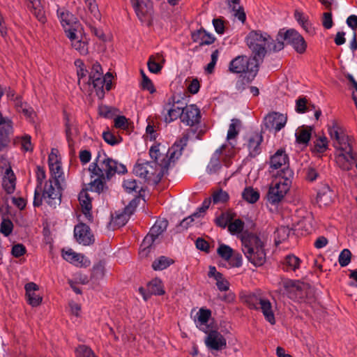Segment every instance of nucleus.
I'll return each mask as SVG.
<instances>
[{
	"label": "nucleus",
	"instance_id": "nucleus-8",
	"mask_svg": "<svg viewBox=\"0 0 357 357\" xmlns=\"http://www.w3.org/2000/svg\"><path fill=\"white\" fill-rule=\"evenodd\" d=\"M188 141V136L185 135L178 141H176L173 146L168 149L166 157L164 158L160 163L161 170L157 175L158 181L161 180L165 172L167 171L170 166V164L172 162L174 163L176 160L180 158L184 147L187 145Z\"/></svg>",
	"mask_w": 357,
	"mask_h": 357
},
{
	"label": "nucleus",
	"instance_id": "nucleus-21",
	"mask_svg": "<svg viewBox=\"0 0 357 357\" xmlns=\"http://www.w3.org/2000/svg\"><path fill=\"white\" fill-rule=\"evenodd\" d=\"M262 141V135L257 132H255L249 137L247 146L250 157L255 158L261 153V144Z\"/></svg>",
	"mask_w": 357,
	"mask_h": 357
},
{
	"label": "nucleus",
	"instance_id": "nucleus-39",
	"mask_svg": "<svg viewBox=\"0 0 357 357\" xmlns=\"http://www.w3.org/2000/svg\"><path fill=\"white\" fill-rule=\"evenodd\" d=\"M150 167V164L148 161L144 162L142 163H137L133 169L134 174L144 179L145 181H148V169Z\"/></svg>",
	"mask_w": 357,
	"mask_h": 357
},
{
	"label": "nucleus",
	"instance_id": "nucleus-12",
	"mask_svg": "<svg viewBox=\"0 0 357 357\" xmlns=\"http://www.w3.org/2000/svg\"><path fill=\"white\" fill-rule=\"evenodd\" d=\"M283 287L289 298L299 302L305 301L307 288L304 283L289 280L283 282Z\"/></svg>",
	"mask_w": 357,
	"mask_h": 357
},
{
	"label": "nucleus",
	"instance_id": "nucleus-18",
	"mask_svg": "<svg viewBox=\"0 0 357 357\" xmlns=\"http://www.w3.org/2000/svg\"><path fill=\"white\" fill-rule=\"evenodd\" d=\"M74 236L77 242L83 245H89L94 242V237L90 227L82 222L75 226Z\"/></svg>",
	"mask_w": 357,
	"mask_h": 357
},
{
	"label": "nucleus",
	"instance_id": "nucleus-60",
	"mask_svg": "<svg viewBox=\"0 0 357 357\" xmlns=\"http://www.w3.org/2000/svg\"><path fill=\"white\" fill-rule=\"evenodd\" d=\"M26 252L25 246L22 243H17L13 246L11 254L13 257L19 258L23 256Z\"/></svg>",
	"mask_w": 357,
	"mask_h": 357
},
{
	"label": "nucleus",
	"instance_id": "nucleus-45",
	"mask_svg": "<svg viewBox=\"0 0 357 357\" xmlns=\"http://www.w3.org/2000/svg\"><path fill=\"white\" fill-rule=\"evenodd\" d=\"M50 170L52 176H54V183L55 185H59V178H60L63 174L61 171V162L51 163L49 165Z\"/></svg>",
	"mask_w": 357,
	"mask_h": 357
},
{
	"label": "nucleus",
	"instance_id": "nucleus-42",
	"mask_svg": "<svg viewBox=\"0 0 357 357\" xmlns=\"http://www.w3.org/2000/svg\"><path fill=\"white\" fill-rule=\"evenodd\" d=\"M331 192L328 185L323 187V188L317 192V202L324 205H327L331 202Z\"/></svg>",
	"mask_w": 357,
	"mask_h": 357
},
{
	"label": "nucleus",
	"instance_id": "nucleus-15",
	"mask_svg": "<svg viewBox=\"0 0 357 357\" xmlns=\"http://www.w3.org/2000/svg\"><path fill=\"white\" fill-rule=\"evenodd\" d=\"M112 75L110 73H107L101 77L92 75L91 79L88 80L87 83L93 85L98 98L102 99L105 96L104 87L107 91L112 89Z\"/></svg>",
	"mask_w": 357,
	"mask_h": 357
},
{
	"label": "nucleus",
	"instance_id": "nucleus-55",
	"mask_svg": "<svg viewBox=\"0 0 357 357\" xmlns=\"http://www.w3.org/2000/svg\"><path fill=\"white\" fill-rule=\"evenodd\" d=\"M289 229L285 227H280L277 229L275 234L278 240H275L276 243H281L285 241L289 235Z\"/></svg>",
	"mask_w": 357,
	"mask_h": 357
},
{
	"label": "nucleus",
	"instance_id": "nucleus-5",
	"mask_svg": "<svg viewBox=\"0 0 357 357\" xmlns=\"http://www.w3.org/2000/svg\"><path fill=\"white\" fill-rule=\"evenodd\" d=\"M284 174V178L276 177L269 187L266 197L267 201L272 205L279 204L284 199L291 185L293 171L286 170Z\"/></svg>",
	"mask_w": 357,
	"mask_h": 357
},
{
	"label": "nucleus",
	"instance_id": "nucleus-54",
	"mask_svg": "<svg viewBox=\"0 0 357 357\" xmlns=\"http://www.w3.org/2000/svg\"><path fill=\"white\" fill-rule=\"evenodd\" d=\"M13 224L9 219H3L0 225V232L8 236L13 231Z\"/></svg>",
	"mask_w": 357,
	"mask_h": 357
},
{
	"label": "nucleus",
	"instance_id": "nucleus-27",
	"mask_svg": "<svg viewBox=\"0 0 357 357\" xmlns=\"http://www.w3.org/2000/svg\"><path fill=\"white\" fill-rule=\"evenodd\" d=\"M192 39L193 42L199 43L200 45H204L213 43L215 38L204 29H200L192 33Z\"/></svg>",
	"mask_w": 357,
	"mask_h": 357
},
{
	"label": "nucleus",
	"instance_id": "nucleus-20",
	"mask_svg": "<svg viewBox=\"0 0 357 357\" xmlns=\"http://www.w3.org/2000/svg\"><path fill=\"white\" fill-rule=\"evenodd\" d=\"M341 151L336 156V162L341 169L349 171L352 168L354 162L357 161V153L353 151L352 146L349 153L346 151Z\"/></svg>",
	"mask_w": 357,
	"mask_h": 357
},
{
	"label": "nucleus",
	"instance_id": "nucleus-1",
	"mask_svg": "<svg viewBox=\"0 0 357 357\" xmlns=\"http://www.w3.org/2000/svg\"><path fill=\"white\" fill-rule=\"evenodd\" d=\"M242 251L248 260L255 266H261L266 260L264 243L256 234L245 231L241 234Z\"/></svg>",
	"mask_w": 357,
	"mask_h": 357
},
{
	"label": "nucleus",
	"instance_id": "nucleus-7",
	"mask_svg": "<svg viewBox=\"0 0 357 357\" xmlns=\"http://www.w3.org/2000/svg\"><path fill=\"white\" fill-rule=\"evenodd\" d=\"M245 302L251 310H260L263 313L265 319L271 324H275V319L270 301L260 295L255 294L245 296Z\"/></svg>",
	"mask_w": 357,
	"mask_h": 357
},
{
	"label": "nucleus",
	"instance_id": "nucleus-19",
	"mask_svg": "<svg viewBox=\"0 0 357 357\" xmlns=\"http://www.w3.org/2000/svg\"><path fill=\"white\" fill-rule=\"evenodd\" d=\"M287 123V116L278 112H272L266 115L264 119V125L268 130L280 131Z\"/></svg>",
	"mask_w": 357,
	"mask_h": 357
},
{
	"label": "nucleus",
	"instance_id": "nucleus-53",
	"mask_svg": "<svg viewBox=\"0 0 357 357\" xmlns=\"http://www.w3.org/2000/svg\"><path fill=\"white\" fill-rule=\"evenodd\" d=\"M307 100L305 97H300L296 101V111L303 114L310 110V105H307Z\"/></svg>",
	"mask_w": 357,
	"mask_h": 357
},
{
	"label": "nucleus",
	"instance_id": "nucleus-26",
	"mask_svg": "<svg viewBox=\"0 0 357 357\" xmlns=\"http://www.w3.org/2000/svg\"><path fill=\"white\" fill-rule=\"evenodd\" d=\"M224 149L225 146H222L213 153L206 167V171L208 174H213L218 173V171L221 169L222 165L220 162V155Z\"/></svg>",
	"mask_w": 357,
	"mask_h": 357
},
{
	"label": "nucleus",
	"instance_id": "nucleus-64",
	"mask_svg": "<svg viewBox=\"0 0 357 357\" xmlns=\"http://www.w3.org/2000/svg\"><path fill=\"white\" fill-rule=\"evenodd\" d=\"M216 286L220 291H226L229 289V282L225 279L223 275L216 278Z\"/></svg>",
	"mask_w": 357,
	"mask_h": 357
},
{
	"label": "nucleus",
	"instance_id": "nucleus-63",
	"mask_svg": "<svg viewBox=\"0 0 357 357\" xmlns=\"http://www.w3.org/2000/svg\"><path fill=\"white\" fill-rule=\"evenodd\" d=\"M45 171L43 167L40 166H37L36 168V181L37 185L36 188H42L43 181L45 179Z\"/></svg>",
	"mask_w": 357,
	"mask_h": 357
},
{
	"label": "nucleus",
	"instance_id": "nucleus-34",
	"mask_svg": "<svg viewBox=\"0 0 357 357\" xmlns=\"http://www.w3.org/2000/svg\"><path fill=\"white\" fill-rule=\"evenodd\" d=\"M62 256L66 261L76 266L82 264L84 258L82 255L76 253L71 249L63 251Z\"/></svg>",
	"mask_w": 357,
	"mask_h": 357
},
{
	"label": "nucleus",
	"instance_id": "nucleus-22",
	"mask_svg": "<svg viewBox=\"0 0 357 357\" xmlns=\"http://www.w3.org/2000/svg\"><path fill=\"white\" fill-rule=\"evenodd\" d=\"M24 289L28 303L32 307L38 306L43 300L42 297L35 292L38 290V286L34 282H29L25 284Z\"/></svg>",
	"mask_w": 357,
	"mask_h": 357
},
{
	"label": "nucleus",
	"instance_id": "nucleus-61",
	"mask_svg": "<svg viewBox=\"0 0 357 357\" xmlns=\"http://www.w3.org/2000/svg\"><path fill=\"white\" fill-rule=\"evenodd\" d=\"M147 66L149 71L153 73H158L162 69V66L155 60L153 56L149 58Z\"/></svg>",
	"mask_w": 357,
	"mask_h": 357
},
{
	"label": "nucleus",
	"instance_id": "nucleus-41",
	"mask_svg": "<svg viewBox=\"0 0 357 357\" xmlns=\"http://www.w3.org/2000/svg\"><path fill=\"white\" fill-rule=\"evenodd\" d=\"M172 263L173 260L167 257L161 256L153 262L152 268L155 271H162L169 267Z\"/></svg>",
	"mask_w": 357,
	"mask_h": 357
},
{
	"label": "nucleus",
	"instance_id": "nucleus-10",
	"mask_svg": "<svg viewBox=\"0 0 357 357\" xmlns=\"http://www.w3.org/2000/svg\"><path fill=\"white\" fill-rule=\"evenodd\" d=\"M56 15L67 38H73L75 32H77L80 26L77 18L65 8L59 7Z\"/></svg>",
	"mask_w": 357,
	"mask_h": 357
},
{
	"label": "nucleus",
	"instance_id": "nucleus-58",
	"mask_svg": "<svg viewBox=\"0 0 357 357\" xmlns=\"http://www.w3.org/2000/svg\"><path fill=\"white\" fill-rule=\"evenodd\" d=\"M105 275V266L102 261L93 266L92 275L96 279L102 278Z\"/></svg>",
	"mask_w": 357,
	"mask_h": 357
},
{
	"label": "nucleus",
	"instance_id": "nucleus-14",
	"mask_svg": "<svg viewBox=\"0 0 357 357\" xmlns=\"http://www.w3.org/2000/svg\"><path fill=\"white\" fill-rule=\"evenodd\" d=\"M43 197L49 206L55 208L56 204H59L61 202L59 185H55L54 181L50 179L45 183L43 190Z\"/></svg>",
	"mask_w": 357,
	"mask_h": 357
},
{
	"label": "nucleus",
	"instance_id": "nucleus-62",
	"mask_svg": "<svg viewBox=\"0 0 357 357\" xmlns=\"http://www.w3.org/2000/svg\"><path fill=\"white\" fill-rule=\"evenodd\" d=\"M242 256L240 253L231 254V258L227 261L231 267H240L242 265Z\"/></svg>",
	"mask_w": 357,
	"mask_h": 357
},
{
	"label": "nucleus",
	"instance_id": "nucleus-6",
	"mask_svg": "<svg viewBox=\"0 0 357 357\" xmlns=\"http://www.w3.org/2000/svg\"><path fill=\"white\" fill-rule=\"evenodd\" d=\"M229 70L234 73L248 75V82H252L259 70L258 59L255 56H238L230 61Z\"/></svg>",
	"mask_w": 357,
	"mask_h": 357
},
{
	"label": "nucleus",
	"instance_id": "nucleus-33",
	"mask_svg": "<svg viewBox=\"0 0 357 357\" xmlns=\"http://www.w3.org/2000/svg\"><path fill=\"white\" fill-rule=\"evenodd\" d=\"M71 42L72 47L78 51L80 54L86 55L88 54V43L79 39L77 32H75V37L73 38H68Z\"/></svg>",
	"mask_w": 357,
	"mask_h": 357
},
{
	"label": "nucleus",
	"instance_id": "nucleus-30",
	"mask_svg": "<svg viewBox=\"0 0 357 357\" xmlns=\"http://www.w3.org/2000/svg\"><path fill=\"white\" fill-rule=\"evenodd\" d=\"M13 133V125L0 126V152L3 151L10 142V135Z\"/></svg>",
	"mask_w": 357,
	"mask_h": 357
},
{
	"label": "nucleus",
	"instance_id": "nucleus-51",
	"mask_svg": "<svg viewBox=\"0 0 357 357\" xmlns=\"http://www.w3.org/2000/svg\"><path fill=\"white\" fill-rule=\"evenodd\" d=\"M229 197L228 193L222 190L214 192L212 195V199L214 204L225 203L229 199Z\"/></svg>",
	"mask_w": 357,
	"mask_h": 357
},
{
	"label": "nucleus",
	"instance_id": "nucleus-56",
	"mask_svg": "<svg viewBox=\"0 0 357 357\" xmlns=\"http://www.w3.org/2000/svg\"><path fill=\"white\" fill-rule=\"evenodd\" d=\"M141 73L142 75V89L149 91L150 93H155V89L153 86L152 81L144 74V73L142 70L141 71Z\"/></svg>",
	"mask_w": 357,
	"mask_h": 357
},
{
	"label": "nucleus",
	"instance_id": "nucleus-23",
	"mask_svg": "<svg viewBox=\"0 0 357 357\" xmlns=\"http://www.w3.org/2000/svg\"><path fill=\"white\" fill-rule=\"evenodd\" d=\"M78 199L82 207V212L85 215L86 218L89 220H93V216L91 213L92 208L91 199L88 194L86 190H82L78 196Z\"/></svg>",
	"mask_w": 357,
	"mask_h": 357
},
{
	"label": "nucleus",
	"instance_id": "nucleus-13",
	"mask_svg": "<svg viewBox=\"0 0 357 357\" xmlns=\"http://www.w3.org/2000/svg\"><path fill=\"white\" fill-rule=\"evenodd\" d=\"M206 333L204 343L208 350L220 351L227 347V340L220 332L216 330H211Z\"/></svg>",
	"mask_w": 357,
	"mask_h": 357
},
{
	"label": "nucleus",
	"instance_id": "nucleus-49",
	"mask_svg": "<svg viewBox=\"0 0 357 357\" xmlns=\"http://www.w3.org/2000/svg\"><path fill=\"white\" fill-rule=\"evenodd\" d=\"M102 138L105 142L111 146L117 145L122 141V138L121 137L115 136L109 130L103 132Z\"/></svg>",
	"mask_w": 357,
	"mask_h": 357
},
{
	"label": "nucleus",
	"instance_id": "nucleus-32",
	"mask_svg": "<svg viewBox=\"0 0 357 357\" xmlns=\"http://www.w3.org/2000/svg\"><path fill=\"white\" fill-rule=\"evenodd\" d=\"M197 326L204 333H208L206 324L211 316V310L201 308L197 312Z\"/></svg>",
	"mask_w": 357,
	"mask_h": 357
},
{
	"label": "nucleus",
	"instance_id": "nucleus-24",
	"mask_svg": "<svg viewBox=\"0 0 357 357\" xmlns=\"http://www.w3.org/2000/svg\"><path fill=\"white\" fill-rule=\"evenodd\" d=\"M16 177L11 167L6 169L2 181V186L7 194H13L15 190Z\"/></svg>",
	"mask_w": 357,
	"mask_h": 357
},
{
	"label": "nucleus",
	"instance_id": "nucleus-44",
	"mask_svg": "<svg viewBox=\"0 0 357 357\" xmlns=\"http://www.w3.org/2000/svg\"><path fill=\"white\" fill-rule=\"evenodd\" d=\"M231 121L227 135L228 141L234 139L238 135L239 130L237 129V127L241 124L240 120L237 119H233Z\"/></svg>",
	"mask_w": 357,
	"mask_h": 357
},
{
	"label": "nucleus",
	"instance_id": "nucleus-50",
	"mask_svg": "<svg viewBox=\"0 0 357 357\" xmlns=\"http://www.w3.org/2000/svg\"><path fill=\"white\" fill-rule=\"evenodd\" d=\"M351 252L349 249H344L341 251L338 257V261L342 267L347 266L351 262Z\"/></svg>",
	"mask_w": 357,
	"mask_h": 357
},
{
	"label": "nucleus",
	"instance_id": "nucleus-25",
	"mask_svg": "<svg viewBox=\"0 0 357 357\" xmlns=\"http://www.w3.org/2000/svg\"><path fill=\"white\" fill-rule=\"evenodd\" d=\"M176 106L171 103L166 102L164 105L163 110L167 112L165 115V121L166 123H171L178 118L181 119V116L183 115L184 110L181 109V105Z\"/></svg>",
	"mask_w": 357,
	"mask_h": 357
},
{
	"label": "nucleus",
	"instance_id": "nucleus-48",
	"mask_svg": "<svg viewBox=\"0 0 357 357\" xmlns=\"http://www.w3.org/2000/svg\"><path fill=\"white\" fill-rule=\"evenodd\" d=\"M217 252L221 258L225 261H229V258H231V254L234 252V250L229 245L221 244L219 245Z\"/></svg>",
	"mask_w": 357,
	"mask_h": 357
},
{
	"label": "nucleus",
	"instance_id": "nucleus-38",
	"mask_svg": "<svg viewBox=\"0 0 357 357\" xmlns=\"http://www.w3.org/2000/svg\"><path fill=\"white\" fill-rule=\"evenodd\" d=\"M243 199L250 204L256 203L259 199V192L252 187H248L242 192Z\"/></svg>",
	"mask_w": 357,
	"mask_h": 357
},
{
	"label": "nucleus",
	"instance_id": "nucleus-43",
	"mask_svg": "<svg viewBox=\"0 0 357 357\" xmlns=\"http://www.w3.org/2000/svg\"><path fill=\"white\" fill-rule=\"evenodd\" d=\"M328 147V141L325 136H319L314 142V151L319 153H323L326 151Z\"/></svg>",
	"mask_w": 357,
	"mask_h": 357
},
{
	"label": "nucleus",
	"instance_id": "nucleus-37",
	"mask_svg": "<svg viewBox=\"0 0 357 357\" xmlns=\"http://www.w3.org/2000/svg\"><path fill=\"white\" fill-rule=\"evenodd\" d=\"M97 178L93 181H91L90 190L91 191L96 192L98 194L102 192L105 190L107 188L106 185V181H107L105 176H96Z\"/></svg>",
	"mask_w": 357,
	"mask_h": 357
},
{
	"label": "nucleus",
	"instance_id": "nucleus-11",
	"mask_svg": "<svg viewBox=\"0 0 357 357\" xmlns=\"http://www.w3.org/2000/svg\"><path fill=\"white\" fill-rule=\"evenodd\" d=\"M289 156L282 149L278 150L273 155L271 156L269 160L270 169L272 170L280 169L276 174V177L284 178V172L286 170H291L289 167Z\"/></svg>",
	"mask_w": 357,
	"mask_h": 357
},
{
	"label": "nucleus",
	"instance_id": "nucleus-28",
	"mask_svg": "<svg viewBox=\"0 0 357 357\" xmlns=\"http://www.w3.org/2000/svg\"><path fill=\"white\" fill-rule=\"evenodd\" d=\"M301 260L294 255L285 256L282 262V268L284 271L296 272L300 268Z\"/></svg>",
	"mask_w": 357,
	"mask_h": 357
},
{
	"label": "nucleus",
	"instance_id": "nucleus-2",
	"mask_svg": "<svg viewBox=\"0 0 357 357\" xmlns=\"http://www.w3.org/2000/svg\"><path fill=\"white\" fill-rule=\"evenodd\" d=\"M89 171L91 178L94 176H105L109 181L116 174L126 173L127 169L124 165L109 158L103 150H100L94 162L90 164Z\"/></svg>",
	"mask_w": 357,
	"mask_h": 357
},
{
	"label": "nucleus",
	"instance_id": "nucleus-40",
	"mask_svg": "<svg viewBox=\"0 0 357 357\" xmlns=\"http://www.w3.org/2000/svg\"><path fill=\"white\" fill-rule=\"evenodd\" d=\"M228 6L231 8L232 15L243 24L246 20V15L243 7L240 5V3L229 4Z\"/></svg>",
	"mask_w": 357,
	"mask_h": 357
},
{
	"label": "nucleus",
	"instance_id": "nucleus-46",
	"mask_svg": "<svg viewBox=\"0 0 357 357\" xmlns=\"http://www.w3.org/2000/svg\"><path fill=\"white\" fill-rule=\"evenodd\" d=\"M244 222L241 219H236L228 225V230L232 234L243 233Z\"/></svg>",
	"mask_w": 357,
	"mask_h": 357
},
{
	"label": "nucleus",
	"instance_id": "nucleus-16",
	"mask_svg": "<svg viewBox=\"0 0 357 357\" xmlns=\"http://www.w3.org/2000/svg\"><path fill=\"white\" fill-rule=\"evenodd\" d=\"M132 7L140 21L149 20L153 14V3L149 0H131Z\"/></svg>",
	"mask_w": 357,
	"mask_h": 357
},
{
	"label": "nucleus",
	"instance_id": "nucleus-36",
	"mask_svg": "<svg viewBox=\"0 0 357 357\" xmlns=\"http://www.w3.org/2000/svg\"><path fill=\"white\" fill-rule=\"evenodd\" d=\"M167 226L168 221L167 220H158L150 229L149 233L157 239L167 229Z\"/></svg>",
	"mask_w": 357,
	"mask_h": 357
},
{
	"label": "nucleus",
	"instance_id": "nucleus-17",
	"mask_svg": "<svg viewBox=\"0 0 357 357\" xmlns=\"http://www.w3.org/2000/svg\"><path fill=\"white\" fill-rule=\"evenodd\" d=\"M201 118L200 109L195 105H190L184 109L181 121L186 126L193 127L200 123Z\"/></svg>",
	"mask_w": 357,
	"mask_h": 357
},
{
	"label": "nucleus",
	"instance_id": "nucleus-31",
	"mask_svg": "<svg viewBox=\"0 0 357 357\" xmlns=\"http://www.w3.org/2000/svg\"><path fill=\"white\" fill-rule=\"evenodd\" d=\"M312 128L310 126L298 127L296 131V141L300 144H307L311 137Z\"/></svg>",
	"mask_w": 357,
	"mask_h": 357
},
{
	"label": "nucleus",
	"instance_id": "nucleus-57",
	"mask_svg": "<svg viewBox=\"0 0 357 357\" xmlns=\"http://www.w3.org/2000/svg\"><path fill=\"white\" fill-rule=\"evenodd\" d=\"M114 127L116 128L126 130L128 128V119L124 116H118L114 120Z\"/></svg>",
	"mask_w": 357,
	"mask_h": 357
},
{
	"label": "nucleus",
	"instance_id": "nucleus-47",
	"mask_svg": "<svg viewBox=\"0 0 357 357\" xmlns=\"http://www.w3.org/2000/svg\"><path fill=\"white\" fill-rule=\"evenodd\" d=\"M76 357H98L93 350L86 346V345H79L75 349Z\"/></svg>",
	"mask_w": 357,
	"mask_h": 357
},
{
	"label": "nucleus",
	"instance_id": "nucleus-52",
	"mask_svg": "<svg viewBox=\"0 0 357 357\" xmlns=\"http://www.w3.org/2000/svg\"><path fill=\"white\" fill-rule=\"evenodd\" d=\"M129 218H128V215L124 214L122 211L120 213H116L114 217L112 218V223L114 225L121 227L124 226Z\"/></svg>",
	"mask_w": 357,
	"mask_h": 357
},
{
	"label": "nucleus",
	"instance_id": "nucleus-4",
	"mask_svg": "<svg viewBox=\"0 0 357 357\" xmlns=\"http://www.w3.org/2000/svg\"><path fill=\"white\" fill-rule=\"evenodd\" d=\"M246 43L254 56L262 59L268 50L273 52L271 47L275 44L273 40L267 33L261 31H251L245 38Z\"/></svg>",
	"mask_w": 357,
	"mask_h": 357
},
{
	"label": "nucleus",
	"instance_id": "nucleus-3",
	"mask_svg": "<svg viewBox=\"0 0 357 357\" xmlns=\"http://www.w3.org/2000/svg\"><path fill=\"white\" fill-rule=\"evenodd\" d=\"M284 41L287 45H291L299 54H303L306 50L307 43L304 38L294 29L286 31L280 29L276 36L275 44L271 46V49L274 52L282 50L284 47Z\"/></svg>",
	"mask_w": 357,
	"mask_h": 357
},
{
	"label": "nucleus",
	"instance_id": "nucleus-9",
	"mask_svg": "<svg viewBox=\"0 0 357 357\" xmlns=\"http://www.w3.org/2000/svg\"><path fill=\"white\" fill-rule=\"evenodd\" d=\"M328 132L331 140L333 142V146L341 151H350L351 144L349 137L345 133L344 128L335 121H332L328 125Z\"/></svg>",
	"mask_w": 357,
	"mask_h": 357
},
{
	"label": "nucleus",
	"instance_id": "nucleus-59",
	"mask_svg": "<svg viewBox=\"0 0 357 357\" xmlns=\"http://www.w3.org/2000/svg\"><path fill=\"white\" fill-rule=\"evenodd\" d=\"M123 187L125 188L126 191L129 193L137 192L139 188L137 181L135 179L125 180L123 183Z\"/></svg>",
	"mask_w": 357,
	"mask_h": 357
},
{
	"label": "nucleus",
	"instance_id": "nucleus-35",
	"mask_svg": "<svg viewBox=\"0 0 357 357\" xmlns=\"http://www.w3.org/2000/svg\"><path fill=\"white\" fill-rule=\"evenodd\" d=\"M148 290L150 294L158 296H162L165 293L162 282L159 278H154L148 283Z\"/></svg>",
	"mask_w": 357,
	"mask_h": 357
},
{
	"label": "nucleus",
	"instance_id": "nucleus-29",
	"mask_svg": "<svg viewBox=\"0 0 357 357\" xmlns=\"http://www.w3.org/2000/svg\"><path fill=\"white\" fill-rule=\"evenodd\" d=\"M200 218H199V212H195L192 215L185 218L178 225H176V231L182 232L192 226H197L200 223Z\"/></svg>",
	"mask_w": 357,
	"mask_h": 357
}]
</instances>
